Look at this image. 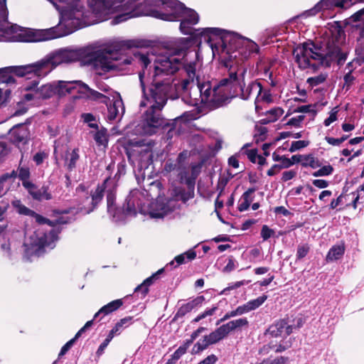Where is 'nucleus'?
<instances>
[{
	"label": "nucleus",
	"mask_w": 364,
	"mask_h": 364,
	"mask_svg": "<svg viewBox=\"0 0 364 364\" xmlns=\"http://www.w3.org/2000/svg\"><path fill=\"white\" fill-rule=\"evenodd\" d=\"M210 47L213 54L215 51L221 53L225 65L226 62H230L233 68L243 65L242 59H237V57L243 53L244 48L248 50L250 53H257L259 50V47L255 42L234 33L220 36L216 43L210 44Z\"/></svg>",
	"instance_id": "423d86ee"
},
{
	"label": "nucleus",
	"mask_w": 364,
	"mask_h": 364,
	"mask_svg": "<svg viewBox=\"0 0 364 364\" xmlns=\"http://www.w3.org/2000/svg\"><path fill=\"white\" fill-rule=\"evenodd\" d=\"M345 247L343 245L333 246L326 257L328 262L335 261L340 259L344 254Z\"/></svg>",
	"instance_id": "c756f323"
},
{
	"label": "nucleus",
	"mask_w": 364,
	"mask_h": 364,
	"mask_svg": "<svg viewBox=\"0 0 364 364\" xmlns=\"http://www.w3.org/2000/svg\"><path fill=\"white\" fill-rule=\"evenodd\" d=\"M46 157V154L39 152L35 154V156H33V161L36 162L37 165H39L43 163Z\"/></svg>",
	"instance_id": "774afa93"
},
{
	"label": "nucleus",
	"mask_w": 364,
	"mask_h": 364,
	"mask_svg": "<svg viewBox=\"0 0 364 364\" xmlns=\"http://www.w3.org/2000/svg\"><path fill=\"white\" fill-rule=\"evenodd\" d=\"M123 301L122 299L114 300L107 304L102 306L94 316V319L97 318L100 315H107L116 310H117L121 306H122Z\"/></svg>",
	"instance_id": "b1692460"
},
{
	"label": "nucleus",
	"mask_w": 364,
	"mask_h": 364,
	"mask_svg": "<svg viewBox=\"0 0 364 364\" xmlns=\"http://www.w3.org/2000/svg\"><path fill=\"white\" fill-rule=\"evenodd\" d=\"M309 252V247L307 246L303 245L299 246L297 249L296 257L298 259H301L304 257Z\"/></svg>",
	"instance_id": "052dcab7"
},
{
	"label": "nucleus",
	"mask_w": 364,
	"mask_h": 364,
	"mask_svg": "<svg viewBox=\"0 0 364 364\" xmlns=\"http://www.w3.org/2000/svg\"><path fill=\"white\" fill-rule=\"evenodd\" d=\"M253 189H249L246 192H245L240 200L238 209L240 211H245L247 210L252 202V199L250 198V194L253 193Z\"/></svg>",
	"instance_id": "72a5a7b5"
},
{
	"label": "nucleus",
	"mask_w": 364,
	"mask_h": 364,
	"mask_svg": "<svg viewBox=\"0 0 364 364\" xmlns=\"http://www.w3.org/2000/svg\"><path fill=\"white\" fill-rule=\"evenodd\" d=\"M326 42V52L321 53V49L313 43H306L297 46L293 51L295 60L301 69L316 70L320 67H329L333 61L343 65L347 58V50L341 47L346 38L344 31L341 28H334Z\"/></svg>",
	"instance_id": "7ed1b4c3"
},
{
	"label": "nucleus",
	"mask_w": 364,
	"mask_h": 364,
	"mask_svg": "<svg viewBox=\"0 0 364 364\" xmlns=\"http://www.w3.org/2000/svg\"><path fill=\"white\" fill-rule=\"evenodd\" d=\"M337 107H335L331 112L329 117L324 120L323 124L326 127H328L331 124H332L337 119Z\"/></svg>",
	"instance_id": "3c124183"
},
{
	"label": "nucleus",
	"mask_w": 364,
	"mask_h": 364,
	"mask_svg": "<svg viewBox=\"0 0 364 364\" xmlns=\"http://www.w3.org/2000/svg\"><path fill=\"white\" fill-rule=\"evenodd\" d=\"M164 272V269H161L157 271L155 274H152L151 277L146 279L143 283L135 288V292H138L139 291H141L142 296H145L146 294L149 291L148 287L153 284L154 281L157 279L159 274H161Z\"/></svg>",
	"instance_id": "bb28decb"
},
{
	"label": "nucleus",
	"mask_w": 364,
	"mask_h": 364,
	"mask_svg": "<svg viewBox=\"0 0 364 364\" xmlns=\"http://www.w3.org/2000/svg\"><path fill=\"white\" fill-rule=\"evenodd\" d=\"M296 171H295L294 170L284 171L282 173V180L283 181H289V180L292 179L293 178H294L296 176Z\"/></svg>",
	"instance_id": "bf43d9fd"
},
{
	"label": "nucleus",
	"mask_w": 364,
	"mask_h": 364,
	"mask_svg": "<svg viewBox=\"0 0 364 364\" xmlns=\"http://www.w3.org/2000/svg\"><path fill=\"white\" fill-rule=\"evenodd\" d=\"M304 119V115H299L297 117L291 118L288 121L287 124V125L294 126V127H299L300 124L302 122V121Z\"/></svg>",
	"instance_id": "603ef678"
},
{
	"label": "nucleus",
	"mask_w": 364,
	"mask_h": 364,
	"mask_svg": "<svg viewBox=\"0 0 364 364\" xmlns=\"http://www.w3.org/2000/svg\"><path fill=\"white\" fill-rule=\"evenodd\" d=\"M14 78L5 73L4 70H0V104L4 102L6 97L10 93L9 89H6V86L9 84H14Z\"/></svg>",
	"instance_id": "a211bd4d"
},
{
	"label": "nucleus",
	"mask_w": 364,
	"mask_h": 364,
	"mask_svg": "<svg viewBox=\"0 0 364 364\" xmlns=\"http://www.w3.org/2000/svg\"><path fill=\"white\" fill-rule=\"evenodd\" d=\"M333 171V168L331 165L323 166L318 171L313 173V176L315 177L329 176Z\"/></svg>",
	"instance_id": "37998d69"
},
{
	"label": "nucleus",
	"mask_w": 364,
	"mask_h": 364,
	"mask_svg": "<svg viewBox=\"0 0 364 364\" xmlns=\"http://www.w3.org/2000/svg\"><path fill=\"white\" fill-rule=\"evenodd\" d=\"M23 186L28 190L29 193L36 200H49L51 198L50 194L48 193L46 187L38 188L31 182H24Z\"/></svg>",
	"instance_id": "dca6fc26"
},
{
	"label": "nucleus",
	"mask_w": 364,
	"mask_h": 364,
	"mask_svg": "<svg viewBox=\"0 0 364 364\" xmlns=\"http://www.w3.org/2000/svg\"><path fill=\"white\" fill-rule=\"evenodd\" d=\"M57 240L56 232L53 230L48 233L41 228L33 232L26 230L23 242L24 256L28 259L32 256H40L46 248L53 249Z\"/></svg>",
	"instance_id": "9d476101"
},
{
	"label": "nucleus",
	"mask_w": 364,
	"mask_h": 364,
	"mask_svg": "<svg viewBox=\"0 0 364 364\" xmlns=\"http://www.w3.org/2000/svg\"><path fill=\"white\" fill-rule=\"evenodd\" d=\"M78 149H74L70 152H67L65 160V166L68 170L71 171L76 167V163L79 160Z\"/></svg>",
	"instance_id": "cd10ccee"
},
{
	"label": "nucleus",
	"mask_w": 364,
	"mask_h": 364,
	"mask_svg": "<svg viewBox=\"0 0 364 364\" xmlns=\"http://www.w3.org/2000/svg\"><path fill=\"white\" fill-rule=\"evenodd\" d=\"M344 84L343 88L348 90L353 85L355 77L352 75V73H346L343 77Z\"/></svg>",
	"instance_id": "49530a36"
},
{
	"label": "nucleus",
	"mask_w": 364,
	"mask_h": 364,
	"mask_svg": "<svg viewBox=\"0 0 364 364\" xmlns=\"http://www.w3.org/2000/svg\"><path fill=\"white\" fill-rule=\"evenodd\" d=\"M55 94L54 82L36 87V95L40 98H49Z\"/></svg>",
	"instance_id": "393cba45"
},
{
	"label": "nucleus",
	"mask_w": 364,
	"mask_h": 364,
	"mask_svg": "<svg viewBox=\"0 0 364 364\" xmlns=\"http://www.w3.org/2000/svg\"><path fill=\"white\" fill-rule=\"evenodd\" d=\"M77 338H75V336L73 339L70 340L62 347L59 353V357L64 355L69 350Z\"/></svg>",
	"instance_id": "864d4df0"
},
{
	"label": "nucleus",
	"mask_w": 364,
	"mask_h": 364,
	"mask_svg": "<svg viewBox=\"0 0 364 364\" xmlns=\"http://www.w3.org/2000/svg\"><path fill=\"white\" fill-rule=\"evenodd\" d=\"M59 11L60 20L56 26H60L62 31L72 33L85 23V15L82 7L78 6L79 0H48Z\"/></svg>",
	"instance_id": "6e6552de"
},
{
	"label": "nucleus",
	"mask_w": 364,
	"mask_h": 364,
	"mask_svg": "<svg viewBox=\"0 0 364 364\" xmlns=\"http://www.w3.org/2000/svg\"><path fill=\"white\" fill-rule=\"evenodd\" d=\"M113 338L114 337L111 334L109 333L107 338L100 346V347L97 350V353H102Z\"/></svg>",
	"instance_id": "680f3d73"
},
{
	"label": "nucleus",
	"mask_w": 364,
	"mask_h": 364,
	"mask_svg": "<svg viewBox=\"0 0 364 364\" xmlns=\"http://www.w3.org/2000/svg\"><path fill=\"white\" fill-rule=\"evenodd\" d=\"M235 310L237 316H240L250 311L247 302L242 306H239Z\"/></svg>",
	"instance_id": "69168bd1"
},
{
	"label": "nucleus",
	"mask_w": 364,
	"mask_h": 364,
	"mask_svg": "<svg viewBox=\"0 0 364 364\" xmlns=\"http://www.w3.org/2000/svg\"><path fill=\"white\" fill-rule=\"evenodd\" d=\"M115 195L112 191H108L107 195V211L115 216L116 208L114 206Z\"/></svg>",
	"instance_id": "4c0bfd02"
},
{
	"label": "nucleus",
	"mask_w": 364,
	"mask_h": 364,
	"mask_svg": "<svg viewBox=\"0 0 364 364\" xmlns=\"http://www.w3.org/2000/svg\"><path fill=\"white\" fill-rule=\"evenodd\" d=\"M18 178L23 181V183L24 182H29L28 181L29 176H30V171L28 168L21 167L19 168L18 171Z\"/></svg>",
	"instance_id": "8fccbe9b"
},
{
	"label": "nucleus",
	"mask_w": 364,
	"mask_h": 364,
	"mask_svg": "<svg viewBox=\"0 0 364 364\" xmlns=\"http://www.w3.org/2000/svg\"><path fill=\"white\" fill-rule=\"evenodd\" d=\"M123 1L90 0V6L98 21H105L109 14L114 13L122 14L113 19V24L140 16H150L165 21H181L180 30L183 34L191 35L194 38L203 37L208 43L212 41V36L218 37L221 35L222 31L216 28H193L191 26L198 22V14L177 0H159L163 10L149 8L143 11H139V8L134 9L130 4H123Z\"/></svg>",
	"instance_id": "f03ea898"
},
{
	"label": "nucleus",
	"mask_w": 364,
	"mask_h": 364,
	"mask_svg": "<svg viewBox=\"0 0 364 364\" xmlns=\"http://www.w3.org/2000/svg\"><path fill=\"white\" fill-rule=\"evenodd\" d=\"M108 109V119L114 120L117 118L121 117L124 112V107L122 99L117 98L107 107Z\"/></svg>",
	"instance_id": "6ab92c4d"
},
{
	"label": "nucleus",
	"mask_w": 364,
	"mask_h": 364,
	"mask_svg": "<svg viewBox=\"0 0 364 364\" xmlns=\"http://www.w3.org/2000/svg\"><path fill=\"white\" fill-rule=\"evenodd\" d=\"M218 306H214L212 308L205 309L203 312L198 315L192 322L197 323L202 319H204L208 316H212L215 314V311L218 310Z\"/></svg>",
	"instance_id": "ea45409f"
},
{
	"label": "nucleus",
	"mask_w": 364,
	"mask_h": 364,
	"mask_svg": "<svg viewBox=\"0 0 364 364\" xmlns=\"http://www.w3.org/2000/svg\"><path fill=\"white\" fill-rule=\"evenodd\" d=\"M328 0H321L318 3H317L312 9L311 11H325L327 10H330L328 6L327 5Z\"/></svg>",
	"instance_id": "09e8293b"
},
{
	"label": "nucleus",
	"mask_w": 364,
	"mask_h": 364,
	"mask_svg": "<svg viewBox=\"0 0 364 364\" xmlns=\"http://www.w3.org/2000/svg\"><path fill=\"white\" fill-rule=\"evenodd\" d=\"M55 94L63 96L71 92L73 89H77L78 92L85 95V97L91 100H100L107 103L108 97L103 94L91 89L87 85L80 80L57 81L54 82Z\"/></svg>",
	"instance_id": "f8f14e48"
},
{
	"label": "nucleus",
	"mask_w": 364,
	"mask_h": 364,
	"mask_svg": "<svg viewBox=\"0 0 364 364\" xmlns=\"http://www.w3.org/2000/svg\"><path fill=\"white\" fill-rule=\"evenodd\" d=\"M63 63L61 50H57L47 55L41 60L26 65L13 67V73L18 77H25L27 79L33 76L40 77L46 76L54 68Z\"/></svg>",
	"instance_id": "1a4fd4ad"
},
{
	"label": "nucleus",
	"mask_w": 364,
	"mask_h": 364,
	"mask_svg": "<svg viewBox=\"0 0 364 364\" xmlns=\"http://www.w3.org/2000/svg\"><path fill=\"white\" fill-rule=\"evenodd\" d=\"M267 129L262 125H256L254 134L255 139L257 142L264 141L266 138Z\"/></svg>",
	"instance_id": "58836bf2"
},
{
	"label": "nucleus",
	"mask_w": 364,
	"mask_h": 364,
	"mask_svg": "<svg viewBox=\"0 0 364 364\" xmlns=\"http://www.w3.org/2000/svg\"><path fill=\"white\" fill-rule=\"evenodd\" d=\"M110 183V179L107 178L102 184V186H97L95 191L91 193V206L87 207V208H85V213H90V212H92L97 205V204L102 200L103 197V193L107 189L108 184Z\"/></svg>",
	"instance_id": "4468645a"
},
{
	"label": "nucleus",
	"mask_w": 364,
	"mask_h": 364,
	"mask_svg": "<svg viewBox=\"0 0 364 364\" xmlns=\"http://www.w3.org/2000/svg\"><path fill=\"white\" fill-rule=\"evenodd\" d=\"M356 1H363L364 0H328L327 5L330 10L335 7L341 9H348Z\"/></svg>",
	"instance_id": "2f4dec72"
},
{
	"label": "nucleus",
	"mask_w": 364,
	"mask_h": 364,
	"mask_svg": "<svg viewBox=\"0 0 364 364\" xmlns=\"http://www.w3.org/2000/svg\"><path fill=\"white\" fill-rule=\"evenodd\" d=\"M218 360V358L216 355L212 354L206 357L202 361H200L198 364H215Z\"/></svg>",
	"instance_id": "e2e57ef3"
},
{
	"label": "nucleus",
	"mask_w": 364,
	"mask_h": 364,
	"mask_svg": "<svg viewBox=\"0 0 364 364\" xmlns=\"http://www.w3.org/2000/svg\"><path fill=\"white\" fill-rule=\"evenodd\" d=\"M312 183L317 188H324L328 187V182L323 179H315L312 181Z\"/></svg>",
	"instance_id": "0e129e2a"
},
{
	"label": "nucleus",
	"mask_w": 364,
	"mask_h": 364,
	"mask_svg": "<svg viewBox=\"0 0 364 364\" xmlns=\"http://www.w3.org/2000/svg\"><path fill=\"white\" fill-rule=\"evenodd\" d=\"M146 43L140 40H122L112 43V48L95 51L89 55V64L97 75L116 69L122 64H130L131 60L119 57V53L132 48H143Z\"/></svg>",
	"instance_id": "39448f33"
},
{
	"label": "nucleus",
	"mask_w": 364,
	"mask_h": 364,
	"mask_svg": "<svg viewBox=\"0 0 364 364\" xmlns=\"http://www.w3.org/2000/svg\"><path fill=\"white\" fill-rule=\"evenodd\" d=\"M274 231L270 229L267 225H264L262 226L261 230V236L264 240H267L271 237L274 236Z\"/></svg>",
	"instance_id": "de8ad7c7"
},
{
	"label": "nucleus",
	"mask_w": 364,
	"mask_h": 364,
	"mask_svg": "<svg viewBox=\"0 0 364 364\" xmlns=\"http://www.w3.org/2000/svg\"><path fill=\"white\" fill-rule=\"evenodd\" d=\"M94 139L99 145L105 144L107 142L106 131L97 132L94 135Z\"/></svg>",
	"instance_id": "a18cd8bd"
},
{
	"label": "nucleus",
	"mask_w": 364,
	"mask_h": 364,
	"mask_svg": "<svg viewBox=\"0 0 364 364\" xmlns=\"http://www.w3.org/2000/svg\"><path fill=\"white\" fill-rule=\"evenodd\" d=\"M301 166L304 167L309 166L312 168H316L321 166V163L318 158L315 157L313 154H306L303 156Z\"/></svg>",
	"instance_id": "473e14b6"
},
{
	"label": "nucleus",
	"mask_w": 364,
	"mask_h": 364,
	"mask_svg": "<svg viewBox=\"0 0 364 364\" xmlns=\"http://www.w3.org/2000/svg\"><path fill=\"white\" fill-rule=\"evenodd\" d=\"M269 364H287L289 362V358L284 356L277 357L273 360H269Z\"/></svg>",
	"instance_id": "4d7b16f0"
},
{
	"label": "nucleus",
	"mask_w": 364,
	"mask_h": 364,
	"mask_svg": "<svg viewBox=\"0 0 364 364\" xmlns=\"http://www.w3.org/2000/svg\"><path fill=\"white\" fill-rule=\"evenodd\" d=\"M63 63H70L79 60L84 55L82 50H73L70 48H61Z\"/></svg>",
	"instance_id": "412c9836"
},
{
	"label": "nucleus",
	"mask_w": 364,
	"mask_h": 364,
	"mask_svg": "<svg viewBox=\"0 0 364 364\" xmlns=\"http://www.w3.org/2000/svg\"><path fill=\"white\" fill-rule=\"evenodd\" d=\"M137 0H124L123 4H130L134 9L139 8V11L146 10V9H155L163 10L162 6L159 0H146L144 4H136Z\"/></svg>",
	"instance_id": "aec40b11"
},
{
	"label": "nucleus",
	"mask_w": 364,
	"mask_h": 364,
	"mask_svg": "<svg viewBox=\"0 0 364 364\" xmlns=\"http://www.w3.org/2000/svg\"><path fill=\"white\" fill-rule=\"evenodd\" d=\"M8 11L5 0L0 3V41L38 42L65 36L69 31H62L60 26L46 29H27L11 24L7 21Z\"/></svg>",
	"instance_id": "20e7f679"
},
{
	"label": "nucleus",
	"mask_w": 364,
	"mask_h": 364,
	"mask_svg": "<svg viewBox=\"0 0 364 364\" xmlns=\"http://www.w3.org/2000/svg\"><path fill=\"white\" fill-rule=\"evenodd\" d=\"M132 318L131 316L120 319L109 333L111 334L113 337L115 335L119 334L124 328L128 327L132 323Z\"/></svg>",
	"instance_id": "7c9ffc66"
},
{
	"label": "nucleus",
	"mask_w": 364,
	"mask_h": 364,
	"mask_svg": "<svg viewBox=\"0 0 364 364\" xmlns=\"http://www.w3.org/2000/svg\"><path fill=\"white\" fill-rule=\"evenodd\" d=\"M293 165V162L290 161V159L284 156L281 161V164H279V169L287 168Z\"/></svg>",
	"instance_id": "338daca9"
},
{
	"label": "nucleus",
	"mask_w": 364,
	"mask_h": 364,
	"mask_svg": "<svg viewBox=\"0 0 364 364\" xmlns=\"http://www.w3.org/2000/svg\"><path fill=\"white\" fill-rule=\"evenodd\" d=\"M176 191H177L176 194L177 199L181 200L184 203L194 197V191L192 188L188 189V191L180 188L178 190H176Z\"/></svg>",
	"instance_id": "c9c22d12"
},
{
	"label": "nucleus",
	"mask_w": 364,
	"mask_h": 364,
	"mask_svg": "<svg viewBox=\"0 0 364 364\" xmlns=\"http://www.w3.org/2000/svg\"><path fill=\"white\" fill-rule=\"evenodd\" d=\"M204 300V296H200L186 304H182L178 309L174 318L176 319L184 316L186 314L191 311L196 307L200 306Z\"/></svg>",
	"instance_id": "f3484780"
},
{
	"label": "nucleus",
	"mask_w": 364,
	"mask_h": 364,
	"mask_svg": "<svg viewBox=\"0 0 364 364\" xmlns=\"http://www.w3.org/2000/svg\"><path fill=\"white\" fill-rule=\"evenodd\" d=\"M225 67L230 68L229 70V78L223 79L220 81V83L218 85L212 87V90L215 87L221 86L223 90H224V100L220 105H215L213 102H205V105L208 107L215 108L223 105V103L228 100L227 97V89L225 85L228 82L237 85L240 88V96L242 100H247L251 97H257L262 92V86L259 82H250L246 86V73L247 68L245 65L240 64L237 68H233V65L230 62L225 63Z\"/></svg>",
	"instance_id": "0eeeda50"
},
{
	"label": "nucleus",
	"mask_w": 364,
	"mask_h": 364,
	"mask_svg": "<svg viewBox=\"0 0 364 364\" xmlns=\"http://www.w3.org/2000/svg\"><path fill=\"white\" fill-rule=\"evenodd\" d=\"M186 352V347H179L168 360L166 364H176L177 360Z\"/></svg>",
	"instance_id": "a19ab883"
},
{
	"label": "nucleus",
	"mask_w": 364,
	"mask_h": 364,
	"mask_svg": "<svg viewBox=\"0 0 364 364\" xmlns=\"http://www.w3.org/2000/svg\"><path fill=\"white\" fill-rule=\"evenodd\" d=\"M309 144V141L299 140L293 141L289 148L290 152H294L297 150L306 147Z\"/></svg>",
	"instance_id": "c03bdc74"
},
{
	"label": "nucleus",
	"mask_w": 364,
	"mask_h": 364,
	"mask_svg": "<svg viewBox=\"0 0 364 364\" xmlns=\"http://www.w3.org/2000/svg\"><path fill=\"white\" fill-rule=\"evenodd\" d=\"M328 77V74L326 73H321L320 74L309 77L306 80V83L309 87H314L318 85H320L325 82Z\"/></svg>",
	"instance_id": "f704fd0d"
},
{
	"label": "nucleus",
	"mask_w": 364,
	"mask_h": 364,
	"mask_svg": "<svg viewBox=\"0 0 364 364\" xmlns=\"http://www.w3.org/2000/svg\"><path fill=\"white\" fill-rule=\"evenodd\" d=\"M236 267L235 260L232 258H230L228 259V264L226 266L223 268V272L225 273H229L232 271H233Z\"/></svg>",
	"instance_id": "13d9d810"
},
{
	"label": "nucleus",
	"mask_w": 364,
	"mask_h": 364,
	"mask_svg": "<svg viewBox=\"0 0 364 364\" xmlns=\"http://www.w3.org/2000/svg\"><path fill=\"white\" fill-rule=\"evenodd\" d=\"M284 110L281 107L272 108L266 112V117L261 121L262 124H268L276 122L282 114Z\"/></svg>",
	"instance_id": "c85d7f7f"
},
{
	"label": "nucleus",
	"mask_w": 364,
	"mask_h": 364,
	"mask_svg": "<svg viewBox=\"0 0 364 364\" xmlns=\"http://www.w3.org/2000/svg\"><path fill=\"white\" fill-rule=\"evenodd\" d=\"M9 207V203L6 200L0 201V221H2L4 218V214L7 211Z\"/></svg>",
	"instance_id": "5fc2aeb1"
},
{
	"label": "nucleus",
	"mask_w": 364,
	"mask_h": 364,
	"mask_svg": "<svg viewBox=\"0 0 364 364\" xmlns=\"http://www.w3.org/2000/svg\"><path fill=\"white\" fill-rule=\"evenodd\" d=\"M12 205L16 208L17 211L20 214L26 215L31 218L34 219L38 224H45L48 222V220L43 218V216L35 213L33 210L28 209L26 206L21 204L19 200H14L12 201Z\"/></svg>",
	"instance_id": "2eb2a0df"
},
{
	"label": "nucleus",
	"mask_w": 364,
	"mask_h": 364,
	"mask_svg": "<svg viewBox=\"0 0 364 364\" xmlns=\"http://www.w3.org/2000/svg\"><path fill=\"white\" fill-rule=\"evenodd\" d=\"M82 118L83 119L85 122L89 123V126L90 127H97V124L92 123V122H94L95 119L92 114H90V113L82 114Z\"/></svg>",
	"instance_id": "6e6d98bb"
},
{
	"label": "nucleus",
	"mask_w": 364,
	"mask_h": 364,
	"mask_svg": "<svg viewBox=\"0 0 364 364\" xmlns=\"http://www.w3.org/2000/svg\"><path fill=\"white\" fill-rule=\"evenodd\" d=\"M191 38H180L171 42L166 48L159 50L151 48L147 51L134 53V58L146 68L154 63V71L148 92L146 85L149 82L145 70L140 72L139 78L143 93L140 107L149 106L141 122L136 127L139 134L151 135L164 123L160 111L168 99L178 97L191 106H200L205 102L218 105L224 100V90L221 86L212 90L210 82L200 83L196 77V63H188V50L192 46Z\"/></svg>",
	"instance_id": "f257e3e1"
},
{
	"label": "nucleus",
	"mask_w": 364,
	"mask_h": 364,
	"mask_svg": "<svg viewBox=\"0 0 364 364\" xmlns=\"http://www.w3.org/2000/svg\"><path fill=\"white\" fill-rule=\"evenodd\" d=\"M16 177V173L13 171L0 177V198L2 197L10 188L11 184Z\"/></svg>",
	"instance_id": "4be33fe9"
},
{
	"label": "nucleus",
	"mask_w": 364,
	"mask_h": 364,
	"mask_svg": "<svg viewBox=\"0 0 364 364\" xmlns=\"http://www.w3.org/2000/svg\"><path fill=\"white\" fill-rule=\"evenodd\" d=\"M267 296L266 295H263L255 299L249 301L247 304L250 311L259 307L267 300Z\"/></svg>",
	"instance_id": "79ce46f5"
},
{
	"label": "nucleus",
	"mask_w": 364,
	"mask_h": 364,
	"mask_svg": "<svg viewBox=\"0 0 364 364\" xmlns=\"http://www.w3.org/2000/svg\"><path fill=\"white\" fill-rule=\"evenodd\" d=\"M267 332L273 337L287 336L291 333L292 326L288 325L284 320H280L270 326Z\"/></svg>",
	"instance_id": "ddd939ff"
},
{
	"label": "nucleus",
	"mask_w": 364,
	"mask_h": 364,
	"mask_svg": "<svg viewBox=\"0 0 364 364\" xmlns=\"http://www.w3.org/2000/svg\"><path fill=\"white\" fill-rule=\"evenodd\" d=\"M11 140L14 143L25 142L28 138V131L23 126L13 127L10 131Z\"/></svg>",
	"instance_id": "5701e85b"
},
{
	"label": "nucleus",
	"mask_w": 364,
	"mask_h": 364,
	"mask_svg": "<svg viewBox=\"0 0 364 364\" xmlns=\"http://www.w3.org/2000/svg\"><path fill=\"white\" fill-rule=\"evenodd\" d=\"M38 84V80L35 79L32 81L31 85H27L25 86L24 89L28 91H31L30 93H27L24 95V99L26 101H31L33 99H38V97L36 95V87H37Z\"/></svg>",
	"instance_id": "e433bc0d"
},
{
	"label": "nucleus",
	"mask_w": 364,
	"mask_h": 364,
	"mask_svg": "<svg viewBox=\"0 0 364 364\" xmlns=\"http://www.w3.org/2000/svg\"><path fill=\"white\" fill-rule=\"evenodd\" d=\"M247 325V319L246 318H240L230 321L228 323L220 326L209 335L205 336L203 339L199 340L193 347V353H198L201 352L207 348L208 346L215 344L225 338L230 332Z\"/></svg>",
	"instance_id": "9b49d317"
},
{
	"label": "nucleus",
	"mask_w": 364,
	"mask_h": 364,
	"mask_svg": "<svg viewBox=\"0 0 364 364\" xmlns=\"http://www.w3.org/2000/svg\"><path fill=\"white\" fill-rule=\"evenodd\" d=\"M196 257V252L193 250H189L188 251L183 252L174 258V260L171 261L166 265V268L169 266H172L176 262L177 265H180L186 262V261L193 260Z\"/></svg>",
	"instance_id": "a878e982"
}]
</instances>
